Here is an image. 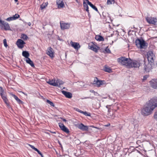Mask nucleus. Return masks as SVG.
Listing matches in <instances>:
<instances>
[{
    "label": "nucleus",
    "mask_w": 157,
    "mask_h": 157,
    "mask_svg": "<svg viewBox=\"0 0 157 157\" xmlns=\"http://www.w3.org/2000/svg\"><path fill=\"white\" fill-rule=\"evenodd\" d=\"M146 105L142 110V113L145 115H148L157 107V97L151 99L147 103Z\"/></svg>",
    "instance_id": "f257e3e1"
},
{
    "label": "nucleus",
    "mask_w": 157,
    "mask_h": 157,
    "mask_svg": "<svg viewBox=\"0 0 157 157\" xmlns=\"http://www.w3.org/2000/svg\"><path fill=\"white\" fill-rule=\"evenodd\" d=\"M147 59L148 63L147 64L144 63V68L145 71L149 72L152 69L154 60L155 59V56L152 51H149L147 53Z\"/></svg>",
    "instance_id": "f03ea898"
},
{
    "label": "nucleus",
    "mask_w": 157,
    "mask_h": 157,
    "mask_svg": "<svg viewBox=\"0 0 157 157\" xmlns=\"http://www.w3.org/2000/svg\"><path fill=\"white\" fill-rule=\"evenodd\" d=\"M117 61L118 62L121 63L122 64L128 67L131 62V59L125 57H121L118 59Z\"/></svg>",
    "instance_id": "7ed1b4c3"
},
{
    "label": "nucleus",
    "mask_w": 157,
    "mask_h": 157,
    "mask_svg": "<svg viewBox=\"0 0 157 157\" xmlns=\"http://www.w3.org/2000/svg\"><path fill=\"white\" fill-rule=\"evenodd\" d=\"M146 43L143 39H138L136 40V45L140 49L144 48L146 46Z\"/></svg>",
    "instance_id": "20e7f679"
},
{
    "label": "nucleus",
    "mask_w": 157,
    "mask_h": 157,
    "mask_svg": "<svg viewBox=\"0 0 157 157\" xmlns=\"http://www.w3.org/2000/svg\"><path fill=\"white\" fill-rule=\"evenodd\" d=\"M94 84H96L97 86L98 87L105 85L106 83L104 81L98 80L97 77H95L94 81Z\"/></svg>",
    "instance_id": "39448f33"
},
{
    "label": "nucleus",
    "mask_w": 157,
    "mask_h": 157,
    "mask_svg": "<svg viewBox=\"0 0 157 157\" xmlns=\"http://www.w3.org/2000/svg\"><path fill=\"white\" fill-rule=\"evenodd\" d=\"M147 22L149 23L154 25H157V19L156 18L151 17H147L146 18Z\"/></svg>",
    "instance_id": "423d86ee"
},
{
    "label": "nucleus",
    "mask_w": 157,
    "mask_h": 157,
    "mask_svg": "<svg viewBox=\"0 0 157 157\" xmlns=\"http://www.w3.org/2000/svg\"><path fill=\"white\" fill-rule=\"evenodd\" d=\"M89 48L93 50L96 52H97L99 48L97 46L92 42L90 43L89 44Z\"/></svg>",
    "instance_id": "0eeeda50"
},
{
    "label": "nucleus",
    "mask_w": 157,
    "mask_h": 157,
    "mask_svg": "<svg viewBox=\"0 0 157 157\" xmlns=\"http://www.w3.org/2000/svg\"><path fill=\"white\" fill-rule=\"evenodd\" d=\"M140 66V63L139 62L136 61H132L131 59V62L130 63L128 67H139Z\"/></svg>",
    "instance_id": "6e6552de"
},
{
    "label": "nucleus",
    "mask_w": 157,
    "mask_h": 157,
    "mask_svg": "<svg viewBox=\"0 0 157 157\" xmlns=\"http://www.w3.org/2000/svg\"><path fill=\"white\" fill-rule=\"evenodd\" d=\"M2 29H4L6 30H9L10 29V28L9 24L3 21V22L2 23V25L0 26Z\"/></svg>",
    "instance_id": "1a4fd4ad"
},
{
    "label": "nucleus",
    "mask_w": 157,
    "mask_h": 157,
    "mask_svg": "<svg viewBox=\"0 0 157 157\" xmlns=\"http://www.w3.org/2000/svg\"><path fill=\"white\" fill-rule=\"evenodd\" d=\"M61 29L62 30L68 29L70 27V24L69 23H65L63 21L60 22Z\"/></svg>",
    "instance_id": "9d476101"
},
{
    "label": "nucleus",
    "mask_w": 157,
    "mask_h": 157,
    "mask_svg": "<svg viewBox=\"0 0 157 157\" xmlns=\"http://www.w3.org/2000/svg\"><path fill=\"white\" fill-rule=\"evenodd\" d=\"M25 44L22 40L19 39L17 40L16 42V44L18 47L20 48H22L24 47V44Z\"/></svg>",
    "instance_id": "9b49d317"
},
{
    "label": "nucleus",
    "mask_w": 157,
    "mask_h": 157,
    "mask_svg": "<svg viewBox=\"0 0 157 157\" xmlns=\"http://www.w3.org/2000/svg\"><path fill=\"white\" fill-rule=\"evenodd\" d=\"M59 125L61 130L67 133H69V129L66 127L63 124L59 123Z\"/></svg>",
    "instance_id": "f8f14e48"
},
{
    "label": "nucleus",
    "mask_w": 157,
    "mask_h": 157,
    "mask_svg": "<svg viewBox=\"0 0 157 157\" xmlns=\"http://www.w3.org/2000/svg\"><path fill=\"white\" fill-rule=\"evenodd\" d=\"M54 52L53 49L51 47L48 48L46 51V54L49 56L50 57L52 58L54 57Z\"/></svg>",
    "instance_id": "ddd939ff"
},
{
    "label": "nucleus",
    "mask_w": 157,
    "mask_h": 157,
    "mask_svg": "<svg viewBox=\"0 0 157 157\" xmlns=\"http://www.w3.org/2000/svg\"><path fill=\"white\" fill-rule=\"evenodd\" d=\"M149 82L151 86L153 88L156 89L157 88V79H153Z\"/></svg>",
    "instance_id": "4468645a"
},
{
    "label": "nucleus",
    "mask_w": 157,
    "mask_h": 157,
    "mask_svg": "<svg viewBox=\"0 0 157 157\" xmlns=\"http://www.w3.org/2000/svg\"><path fill=\"white\" fill-rule=\"evenodd\" d=\"M78 127L79 129L82 131H88V126L85 125L82 123L78 124Z\"/></svg>",
    "instance_id": "2eb2a0df"
},
{
    "label": "nucleus",
    "mask_w": 157,
    "mask_h": 157,
    "mask_svg": "<svg viewBox=\"0 0 157 157\" xmlns=\"http://www.w3.org/2000/svg\"><path fill=\"white\" fill-rule=\"evenodd\" d=\"M56 3L58 8H63L64 6V3L62 0H57Z\"/></svg>",
    "instance_id": "dca6fc26"
},
{
    "label": "nucleus",
    "mask_w": 157,
    "mask_h": 157,
    "mask_svg": "<svg viewBox=\"0 0 157 157\" xmlns=\"http://www.w3.org/2000/svg\"><path fill=\"white\" fill-rule=\"evenodd\" d=\"M63 94L64 95L65 97L68 98H71L72 97V94L69 92H67L64 90L62 91Z\"/></svg>",
    "instance_id": "f3484780"
},
{
    "label": "nucleus",
    "mask_w": 157,
    "mask_h": 157,
    "mask_svg": "<svg viewBox=\"0 0 157 157\" xmlns=\"http://www.w3.org/2000/svg\"><path fill=\"white\" fill-rule=\"evenodd\" d=\"M1 96L2 97V98L4 102L6 104L7 106H8L9 108H10V106L7 98L4 95H2Z\"/></svg>",
    "instance_id": "a211bd4d"
},
{
    "label": "nucleus",
    "mask_w": 157,
    "mask_h": 157,
    "mask_svg": "<svg viewBox=\"0 0 157 157\" xmlns=\"http://www.w3.org/2000/svg\"><path fill=\"white\" fill-rule=\"evenodd\" d=\"M47 82L51 85L54 86H57V84L56 83V79H52L51 80H49Z\"/></svg>",
    "instance_id": "6ab92c4d"
},
{
    "label": "nucleus",
    "mask_w": 157,
    "mask_h": 157,
    "mask_svg": "<svg viewBox=\"0 0 157 157\" xmlns=\"http://www.w3.org/2000/svg\"><path fill=\"white\" fill-rule=\"evenodd\" d=\"M71 45V46L76 49H78V48L80 47V45L79 44L77 43L72 42Z\"/></svg>",
    "instance_id": "aec40b11"
},
{
    "label": "nucleus",
    "mask_w": 157,
    "mask_h": 157,
    "mask_svg": "<svg viewBox=\"0 0 157 157\" xmlns=\"http://www.w3.org/2000/svg\"><path fill=\"white\" fill-rule=\"evenodd\" d=\"M108 113L107 114V116L109 118L111 119H114L115 117V115L113 113H110V109H109L108 110Z\"/></svg>",
    "instance_id": "412c9836"
},
{
    "label": "nucleus",
    "mask_w": 157,
    "mask_h": 157,
    "mask_svg": "<svg viewBox=\"0 0 157 157\" xmlns=\"http://www.w3.org/2000/svg\"><path fill=\"white\" fill-rule=\"evenodd\" d=\"M87 2V3L94 10L98 12V10L97 9V8L94 6L93 4H92L91 2H90L88 0H85Z\"/></svg>",
    "instance_id": "4be33fe9"
},
{
    "label": "nucleus",
    "mask_w": 157,
    "mask_h": 157,
    "mask_svg": "<svg viewBox=\"0 0 157 157\" xmlns=\"http://www.w3.org/2000/svg\"><path fill=\"white\" fill-rule=\"evenodd\" d=\"M29 145L30 146V147L33 149H34L35 151H36L38 153L40 154L42 157H43V155L41 152L38 150L36 148H35L33 146L29 144Z\"/></svg>",
    "instance_id": "5701e85b"
},
{
    "label": "nucleus",
    "mask_w": 157,
    "mask_h": 157,
    "mask_svg": "<svg viewBox=\"0 0 157 157\" xmlns=\"http://www.w3.org/2000/svg\"><path fill=\"white\" fill-rule=\"evenodd\" d=\"M95 39L97 40L103 41L104 40V38L101 36L99 35H96Z\"/></svg>",
    "instance_id": "b1692460"
},
{
    "label": "nucleus",
    "mask_w": 157,
    "mask_h": 157,
    "mask_svg": "<svg viewBox=\"0 0 157 157\" xmlns=\"http://www.w3.org/2000/svg\"><path fill=\"white\" fill-rule=\"evenodd\" d=\"M27 63L29 64L32 67H34V65L33 62L29 58H28L26 60Z\"/></svg>",
    "instance_id": "393cba45"
},
{
    "label": "nucleus",
    "mask_w": 157,
    "mask_h": 157,
    "mask_svg": "<svg viewBox=\"0 0 157 157\" xmlns=\"http://www.w3.org/2000/svg\"><path fill=\"white\" fill-rule=\"evenodd\" d=\"M11 95L17 101L18 103L20 104L22 103V101L20 99H19L18 98L15 94H11Z\"/></svg>",
    "instance_id": "a878e982"
},
{
    "label": "nucleus",
    "mask_w": 157,
    "mask_h": 157,
    "mask_svg": "<svg viewBox=\"0 0 157 157\" xmlns=\"http://www.w3.org/2000/svg\"><path fill=\"white\" fill-rule=\"evenodd\" d=\"M22 55L23 56L26 58V59L28 58H29V54L28 52L26 51H23L22 52Z\"/></svg>",
    "instance_id": "bb28decb"
},
{
    "label": "nucleus",
    "mask_w": 157,
    "mask_h": 157,
    "mask_svg": "<svg viewBox=\"0 0 157 157\" xmlns=\"http://www.w3.org/2000/svg\"><path fill=\"white\" fill-rule=\"evenodd\" d=\"M83 6L84 8V9L86 10V11L89 14V10H88V6L87 4L85 2H83Z\"/></svg>",
    "instance_id": "cd10ccee"
},
{
    "label": "nucleus",
    "mask_w": 157,
    "mask_h": 157,
    "mask_svg": "<svg viewBox=\"0 0 157 157\" xmlns=\"http://www.w3.org/2000/svg\"><path fill=\"white\" fill-rule=\"evenodd\" d=\"M64 83V82L61 80L59 79H58L56 80V83L57 84V86H60L61 85H62Z\"/></svg>",
    "instance_id": "c85d7f7f"
},
{
    "label": "nucleus",
    "mask_w": 157,
    "mask_h": 157,
    "mask_svg": "<svg viewBox=\"0 0 157 157\" xmlns=\"http://www.w3.org/2000/svg\"><path fill=\"white\" fill-rule=\"evenodd\" d=\"M104 70L107 72L110 73L112 72L111 69L107 66H105L104 68Z\"/></svg>",
    "instance_id": "c756f323"
},
{
    "label": "nucleus",
    "mask_w": 157,
    "mask_h": 157,
    "mask_svg": "<svg viewBox=\"0 0 157 157\" xmlns=\"http://www.w3.org/2000/svg\"><path fill=\"white\" fill-rule=\"evenodd\" d=\"M21 39H23L24 40H27L28 38L27 35L24 34H21Z\"/></svg>",
    "instance_id": "7c9ffc66"
},
{
    "label": "nucleus",
    "mask_w": 157,
    "mask_h": 157,
    "mask_svg": "<svg viewBox=\"0 0 157 157\" xmlns=\"http://www.w3.org/2000/svg\"><path fill=\"white\" fill-rule=\"evenodd\" d=\"M115 2L114 0H107V4L108 5H110L112 4H114Z\"/></svg>",
    "instance_id": "2f4dec72"
},
{
    "label": "nucleus",
    "mask_w": 157,
    "mask_h": 157,
    "mask_svg": "<svg viewBox=\"0 0 157 157\" xmlns=\"http://www.w3.org/2000/svg\"><path fill=\"white\" fill-rule=\"evenodd\" d=\"M48 3H43L42 5L40 6V8L41 10H42L45 8L47 6Z\"/></svg>",
    "instance_id": "473e14b6"
},
{
    "label": "nucleus",
    "mask_w": 157,
    "mask_h": 157,
    "mask_svg": "<svg viewBox=\"0 0 157 157\" xmlns=\"http://www.w3.org/2000/svg\"><path fill=\"white\" fill-rule=\"evenodd\" d=\"M46 102L47 103L49 104L51 106H53V107L54 106V105L53 103L52 102L49 101V100L48 99L47 100Z\"/></svg>",
    "instance_id": "72a5a7b5"
},
{
    "label": "nucleus",
    "mask_w": 157,
    "mask_h": 157,
    "mask_svg": "<svg viewBox=\"0 0 157 157\" xmlns=\"http://www.w3.org/2000/svg\"><path fill=\"white\" fill-rule=\"evenodd\" d=\"M82 113L83 114L86 116H90V113H88L86 112H82Z\"/></svg>",
    "instance_id": "f704fd0d"
},
{
    "label": "nucleus",
    "mask_w": 157,
    "mask_h": 157,
    "mask_svg": "<svg viewBox=\"0 0 157 157\" xmlns=\"http://www.w3.org/2000/svg\"><path fill=\"white\" fill-rule=\"evenodd\" d=\"M13 17L14 20H15L18 18L20 16L19 14H16Z\"/></svg>",
    "instance_id": "c9c22d12"
},
{
    "label": "nucleus",
    "mask_w": 157,
    "mask_h": 157,
    "mask_svg": "<svg viewBox=\"0 0 157 157\" xmlns=\"http://www.w3.org/2000/svg\"><path fill=\"white\" fill-rule=\"evenodd\" d=\"M3 90L2 89V87L0 86V94L1 96L3 95Z\"/></svg>",
    "instance_id": "e433bc0d"
},
{
    "label": "nucleus",
    "mask_w": 157,
    "mask_h": 157,
    "mask_svg": "<svg viewBox=\"0 0 157 157\" xmlns=\"http://www.w3.org/2000/svg\"><path fill=\"white\" fill-rule=\"evenodd\" d=\"M6 21H11L13 20H14V19H13V17L12 16L11 17H10L6 19Z\"/></svg>",
    "instance_id": "4c0bfd02"
},
{
    "label": "nucleus",
    "mask_w": 157,
    "mask_h": 157,
    "mask_svg": "<svg viewBox=\"0 0 157 157\" xmlns=\"http://www.w3.org/2000/svg\"><path fill=\"white\" fill-rule=\"evenodd\" d=\"M105 51L107 53H110V51L109 49L108 48V47H107L105 49Z\"/></svg>",
    "instance_id": "58836bf2"
},
{
    "label": "nucleus",
    "mask_w": 157,
    "mask_h": 157,
    "mask_svg": "<svg viewBox=\"0 0 157 157\" xmlns=\"http://www.w3.org/2000/svg\"><path fill=\"white\" fill-rule=\"evenodd\" d=\"M3 43H4L5 46L6 47H7V46H8V45L6 43V39H4L3 40Z\"/></svg>",
    "instance_id": "ea45409f"
},
{
    "label": "nucleus",
    "mask_w": 157,
    "mask_h": 157,
    "mask_svg": "<svg viewBox=\"0 0 157 157\" xmlns=\"http://www.w3.org/2000/svg\"><path fill=\"white\" fill-rule=\"evenodd\" d=\"M154 117V119L157 120V110L155 113Z\"/></svg>",
    "instance_id": "a19ab883"
},
{
    "label": "nucleus",
    "mask_w": 157,
    "mask_h": 157,
    "mask_svg": "<svg viewBox=\"0 0 157 157\" xmlns=\"http://www.w3.org/2000/svg\"><path fill=\"white\" fill-rule=\"evenodd\" d=\"M106 14V13H104V12H103V13H102V15H103V16L105 17V18H109V15H108V14H107V15H108L107 17H106V16H105V14Z\"/></svg>",
    "instance_id": "79ce46f5"
},
{
    "label": "nucleus",
    "mask_w": 157,
    "mask_h": 157,
    "mask_svg": "<svg viewBox=\"0 0 157 157\" xmlns=\"http://www.w3.org/2000/svg\"><path fill=\"white\" fill-rule=\"evenodd\" d=\"M75 110L76 111H78V112H80V113H82V110H80V109H77V108H76H76H75Z\"/></svg>",
    "instance_id": "37998d69"
},
{
    "label": "nucleus",
    "mask_w": 157,
    "mask_h": 157,
    "mask_svg": "<svg viewBox=\"0 0 157 157\" xmlns=\"http://www.w3.org/2000/svg\"><path fill=\"white\" fill-rule=\"evenodd\" d=\"M148 77L147 75H145L144 77L143 80H145Z\"/></svg>",
    "instance_id": "c03bdc74"
},
{
    "label": "nucleus",
    "mask_w": 157,
    "mask_h": 157,
    "mask_svg": "<svg viewBox=\"0 0 157 157\" xmlns=\"http://www.w3.org/2000/svg\"><path fill=\"white\" fill-rule=\"evenodd\" d=\"M60 118L62 119V120L66 122L67 121L65 119L63 118V117H60Z\"/></svg>",
    "instance_id": "a18cd8bd"
},
{
    "label": "nucleus",
    "mask_w": 157,
    "mask_h": 157,
    "mask_svg": "<svg viewBox=\"0 0 157 157\" xmlns=\"http://www.w3.org/2000/svg\"><path fill=\"white\" fill-rule=\"evenodd\" d=\"M27 24H28V25L29 26H30L31 25V23L30 22H29V23H27Z\"/></svg>",
    "instance_id": "49530a36"
},
{
    "label": "nucleus",
    "mask_w": 157,
    "mask_h": 157,
    "mask_svg": "<svg viewBox=\"0 0 157 157\" xmlns=\"http://www.w3.org/2000/svg\"><path fill=\"white\" fill-rule=\"evenodd\" d=\"M50 132L52 133L56 134V132H52V131H50Z\"/></svg>",
    "instance_id": "de8ad7c7"
},
{
    "label": "nucleus",
    "mask_w": 157,
    "mask_h": 157,
    "mask_svg": "<svg viewBox=\"0 0 157 157\" xmlns=\"http://www.w3.org/2000/svg\"><path fill=\"white\" fill-rule=\"evenodd\" d=\"M91 92H94V91L93 90H92V91H90Z\"/></svg>",
    "instance_id": "09e8293b"
},
{
    "label": "nucleus",
    "mask_w": 157,
    "mask_h": 157,
    "mask_svg": "<svg viewBox=\"0 0 157 157\" xmlns=\"http://www.w3.org/2000/svg\"><path fill=\"white\" fill-rule=\"evenodd\" d=\"M15 1V2H17V0H14Z\"/></svg>",
    "instance_id": "8fccbe9b"
},
{
    "label": "nucleus",
    "mask_w": 157,
    "mask_h": 157,
    "mask_svg": "<svg viewBox=\"0 0 157 157\" xmlns=\"http://www.w3.org/2000/svg\"><path fill=\"white\" fill-rule=\"evenodd\" d=\"M108 106H109V105H107L106 106V108H108Z\"/></svg>",
    "instance_id": "3c124183"
},
{
    "label": "nucleus",
    "mask_w": 157,
    "mask_h": 157,
    "mask_svg": "<svg viewBox=\"0 0 157 157\" xmlns=\"http://www.w3.org/2000/svg\"><path fill=\"white\" fill-rule=\"evenodd\" d=\"M156 67H157V61L156 62Z\"/></svg>",
    "instance_id": "603ef678"
},
{
    "label": "nucleus",
    "mask_w": 157,
    "mask_h": 157,
    "mask_svg": "<svg viewBox=\"0 0 157 157\" xmlns=\"http://www.w3.org/2000/svg\"><path fill=\"white\" fill-rule=\"evenodd\" d=\"M109 125H110V124H108V125H106V126H109Z\"/></svg>",
    "instance_id": "864d4df0"
},
{
    "label": "nucleus",
    "mask_w": 157,
    "mask_h": 157,
    "mask_svg": "<svg viewBox=\"0 0 157 157\" xmlns=\"http://www.w3.org/2000/svg\"><path fill=\"white\" fill-rule=\"evenodd\" d=\"M92 127H94V128H96V127H93V126H92Z\"/></svg>",
    "instance_id": "5fc2aeb1"
}]
</instances>
